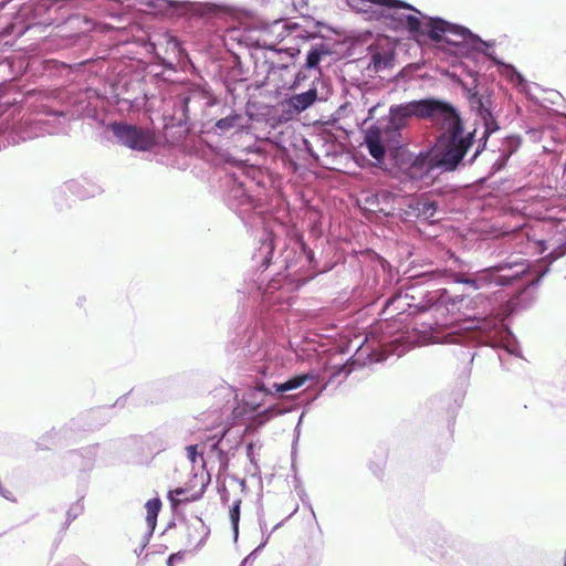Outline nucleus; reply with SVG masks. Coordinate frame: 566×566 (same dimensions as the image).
<instances>
[{
	"mask_svg": "<svg viewBox=\"0 0 566 566\" xmlns=\"http://www.w3.org/2000/svg\"><path fill=\"white\" fill-rule=\"evenodd\" d=\"M501 345H503L505 347V343L500 340V343H497V346H501Z\"/></svg>",
	"mask_w": 566,
	"mask_h": 566,
	"instance_id": "34",
	"label": "nucleus"
},
{
	"mask_svg": "<svg viewBox=\"0 0 566 566\" xmlns=\"http://www.w3.org/2000/svg\"><path fill=\"white\" fill-rule=\"evenodd\" d=\"M297 30L296 23L275 20L264 29L262 39L258 41V44L268 50H275L276 43L297 32Z\"/></svg>",
	"mask_w": 566,
	"mask_h": 566,
	"instance_id": "7",
	"label": "nucleus"
},
{
	"mask_svg": "<svg viewBox=\"0 0 566 566\" xmlns=\"http://www.w3.org/2000/svg\"><path fill=\"white\" fill-rule=\"evenodd\" d=\"M240 504V500L234 501L229 511V517L233 530L234 541H237L239 535Z\"/></svg>",
	"mask_w": 566,
	"mask_h": 566,
	"instance_id": "15",
	"label": "nucleus"
},
{
	"mask_svg": "<svg viewBox=\"0 0 566 566\" xmlns=\"http://www.w3.org/2000/svg\"><path fill=\"white\" fill-rule=\"evenodd\" d=\"M499 333H500L501 342L505 343L506 350L510 352L511 354H515L516 346L513 342L511 333L506 329H502Z\"/></svg>",
	"mask_w": 566,
	"mask_h": 566,
	"instance_id": "18",
	"label": "nucleus"
},
{
	"mask_svg": "<svg viewBox=\"0 0 566 566\" xmlns=\"http://www.w3.org/2000/svg\"><path fill=\"white\" fill-rule=\"evenodd\" d=\"M197 448L198 446H189L187 448V457L188 459L192 462V463H196L197 461V458L199 455L198 451H197Z\"/></svg>",
	"mask_w": 566,
	"mask_h": 566,
	"instance_id": "21",
	"label": "nucleus"
},
{
	"mask_svg": "<svg viewBox=\"0 0 566 566\" xmlns=\"http://www.w3.org/2000/svg\"><path fill=\"white\" fill-rule=\"evenodd\" d=\"M316 98L317 91L316 88L313 87L306 92L295 94L290 98H286L283 102V106L286 107L290 112L298 114L307 109L310 106H312L315 103Z\"/></svg>",
	"mask_w": 566,
	"mask_h": 566,
	"instance_id": "8",
	"label": "nucleus"
},
{
	"mask_svg": "<svg viewBox=\"0 0 566 566\" xmlns=\"http://www.w3.org/2000/svg\"><path fill=\"white\" fill-rule=\"evenodd\" d=\"M184 493H185L184 489H176V490L169 492L168 499L174 507L177 506L179 503V500L177 497Z\"/></svg>",
	"mask_w": 566,
	"mask_h": 566,
	"instance_id": "20",
	"label": "nucleus"
},
{
	"mask_svg": "<svg viewBox=\"0 0 566 566\" xmlns=\"http://www.w3.org/2000/svg\"><path fill=\"white\" fill-rule=\"evenodd\" d=\"M227 432L226 428L217 430L208 440L211 442L210 448L212 451H220L219 444Z\"/></svg>",
	"mask_w": 566,
	"mask_h": 566,
	"instance_id": "19",
	"label": "nucleus"
},
{
	"mask_svg": "<svg viewBox=\"0 0 566 566\" xmlns=\"http://www.w3.org/2000/svg\"><path fill=\"white\" fill-rule=\"evenodd\" d=\"M269 538H270V534H268L265 536L264 541L259 545V547L255 551H259V549L263 548L266 545Z\"/></svg>",
	"mask_w": 566,
	"mask_h": 566,
	"instance_id": "26",
	"label": "nucleus"
},
{
	"mask_svg": "<svg viewBox=\"0 0 566 566\" xmlns=\"http://www.w3.org/2000/svg\"><path fill=\"white\" fill-rule=\"evenodd\" d=\"M171 566V565H170Z\"/></svg>",
	"mask_w": 566,
	"mask_h": 566,
	"instance_id": "35",
	"label": "nucleus"
},
{
	"mask_svg": "<svg viewBox=\"0 0 566 566\" xmlns=\"http://www.w3.org/2000/svg\"><path fill=\"white\" fill-rule=\"evenodd\" d=\"M526 270L527 265L523 261L501 263L478 271L472 276H461L457 279V282L467 284L473 290L485 289L491 285H505L524 274Z\"/></svg>",
	"mask_w": 566,
	"mask_h": 566,
	"instance_id": "5",
	"label": "nucleus"
},
{
	"mask_svg": "<svg viewBox=\"0 0 566 566\" xmlns=\"http://www.w3.org/2000/svg\"><path fill=\"white\" fill-rule=\"evenodd\" d=\"M355 11L363 13L367 20L380 21L395 31H407L412 39L430 40L442 46L449 44L455 53L463 49L486 53L489 44L468 29L449 23L439 18L423 15L411 4L401 0H346Z\"/></svg>",
	"mask_w": 566,
	"mask_h": 566,
	"instance_id": "1",
	"label": "nucleus"
},
{
	"mask_svg": "<svg viewBox=\"0 0 566 566\" xmlns=\"http://www.w3.org/2000/svg\"><path fill=\"white\" fill-rule=\"evenodd\" d=\"M242 119H243L242 115L232 113V114L217 120L214 126H216V129L219 130L220 133H227L233 128H241Z\"/></svg>",
	"mask_w": 566,
	"mask_h": 566,
	"instance_id": "13",
	"label": "nucleus"
},
{
	"mask_svg": "<svg viewBox=\"0 0 566 566\" xmlns=\"http://www.w3.org/2000/svg\"><path fill=\"white\" fill-rule=\"evenodd\" d=\"M444 342L447 343H458L459 342V338L455 337L454 335H452L451 333H449L446 338H444Z\"/></svg>",
	"mask_w": 566,
	"mask_h": 566,
	"instance_id": "24",
	"label": "nucleus"
},
{
	"mask_svg": "<svg viewBox=\"0 0 566 566\" xmlns=\"http://www.w3.org/2000/svg\"><path fill=\"white\" fill-rule=\"evenodd\" d=\"M281 525H282V523H277V524L274 526V530L279 528Z\"/></svg>",
	"mask_w": 566,
	"mask_h": 566,
	"instance_id": "32",
	"label": "nucleus"
},
{
	"mask_svg": "<svg viewBox=\"0 0 566 566\" xmlns=\"http://www.w3.org/2000/svg\"><path fill=\"white\" fill-rule=\"evenodd\" d=\"M34 136H36V134H34ZM32 137H33V134H28L27 136H23L22 139L32 138Z\"/></svg>",
	"mask_w": 566,
	"mask_h": 566,
	"instance_id": "29",
	"label": "nucleus"
},
{
	"mask_svg": "<svg viewBox=\"0 0 566 566\" xmlns=\"http://www.w3.org/2000/svg\"><path fill=\"white\" fill-rule=\"evenodd\" d=\"M373 62L375 64V69H378L379 66H378V62H377V59L375 55L373 56Z\"/></svg>",
	"mask_w": 566,
	"mask_h": 566,
	"instance_id": "28",
	"label": "nucleus"
},
{
	"mask_svg": "<svg viewBox=\"0 0 566 566\" xmlns=\"http://www.w3.org/2000/svg\"><path fill=\"white\" fill-rule=\"evenodd\" d=\"M482 148L480 146L476 147L474 154L472 155V157L470 158V163H472L478 156L479 154L481 153Z\"/></svg>",
	"mask_w": 566,
	"mask_h": 566,
	"instance_id": "25",
	"label": "nucleus"
},
{
	"mask_svg": "<svg viewBox=\"0 0 566 566\" xmlns=\"http://www.w3.org/2000/svg\"><path fill=\"white\" fill-rule=\"evenodd\" d=\"M410 297L408 291L400 292L395 297H392L390 301H387V306H391L397 304L396 310L405 311V305L411 306V304L408 302V298Z\"/></svg>",
	"mask_w": 566,
	"mask_h": 566,
	"instance_id": "16",
	"label": "nucleus"
},
{
	"mask_svg": "<svg viewBox=\"0 0 566 566\" xmlns=\"http://www.w3.org/2000/svg\"><path fill=\"white\" fill-rule=\"evenodd\" d=\"M275 289L274 284H270L266 290L263 292V300L266 302H271L272 300V290Z\"/></svg>",
	"mask_w": 566,
	"mask_h": 566,
	"instance_id": "22",
	"label": "nucleus"
},
{
	"mask_svg": "<svg viewBox=\"0 0 566 566\" xmlns=\"http://www.w3.org/2000/svg\"><path fill=\"white\" fill-rule=\"evenodd\" d=\"M364 144L366 145L369 155L381 163L385 156V146L382 143L381 132L378 127H370L365 135Z\"/></svg>",
	"mask_w": 566,
	"mask_h": 566,
	"instance_id": "9",
	"label": "nucleus"
},
{
	"mask_svg": "<svg viewBox=\"0 0 566 566\" xmlns=\"http://www.w3.org/2000/svg\"><path fill=\"white\" fill-rule=\"evenodd\" d=\"M258 389L261 390V391H266L268 390L263 385L259 386Z\"/></svg>",
	"mask_w": 566,
	"mask_h": 566,
	"instance_id": "31",
	"label": "nucleus"
},
{
	"mask_svg": "<svg viewBox=\"0 0 566 566\" xmlns=\"http://www.w3.org/2000/svg\"><path fill=\"white\" fill-rule=\"evenodd\" d=\"M332 53L331 48L326 43H318L311 48L306 57V67L307 69H316L323 57L329 55Z\"/></svg>",
	"mask_w": 566,
	"mask_h": 566,
	"instance_id": "11",
	"label": "nucleus"
},
{
	"mask_svg": "<svg viewBox=\"0 0 566 566\" xmlns=\"http://www.w3.org/2000/svg\"><path fill=\"white\" fill-rule=\"evenodd\" d=\"M514 238L522 244L521 253L537 255L547 252L546 258L558 259L566 254V212L558 218L535 220Z\"/></svg>",
	"mask_w": 566,
	"mask_h": 566,
	"instance_id": "3",
	"label": "nucleus"
},
{
	"mask_svg": "<svg viewBox=\"0 0 566 566\" xmlns=\"http://www.w3.org/2000/svg\"><path fill=\"white\" fill-rule=\"evenodd\" d=\"M313 378H314V376L311 374H303V375L295 376L283 384H279V385L274 384L273 387L275 388L276 392H285V391L301 388L302 386L305 385V382L307 380H311Z\"/></svg>",
	"mask_w": 566,
	"mask_h": 566,
	"instance_id": "12",
	"label": "nucleus"
},
{
	"mask_svg": "<svg viewBox=\"0 0 566 566\" xmlns=\"http://www.w3.org/2000/svg\"><path fill=\"white\" fill-rule=\"evenodd\" d=\"M147 7L164 10L166 8L175 7L176 2L171 0H142Z\"/></svg>",
	"mask_w": 566,
	"mask_h": 566,
	"instance_id": "17",
	"label": "nucleus"
},
{
	"mask_svg": "<svg viewBox=\"0 0 566 566\" xmlns=\"http://www.w3.org/2000/svg\"><path fill=\"white\" fill-rule=\"evenodd\" d=\"M473 142V133L464 132L463 128L441 133L438 142L429 151L421 153L413 158L407 171L408 177L415 181L428 182L433 178L436 171L454 170Z\"/></svg>",
	"mask_w": 566,
	"mask_h": 566,
	"instance_id": "2",
	"label": "nucleus"
},
{
	"mask_svg": "<svg viewBox=\"0 0 566 566\" xmlns=\"http://www.w3.org/2000/svg\"><path fill=\"white\" fill-rule=\"evenodd\" d=\"M268 249H269V253H271V252H272V247H271V244H269V245H268Z\"/></svg>",
	"mask_w": 566,
	"mask_h": 566,
	"instance_id": "33",
	"label": "nucleus"
},
{
	"mask_svg": "<svg viewBox=\"0 0 566 566\" xmlns=\"http://www.w3.org/2000/svg\"><path fill=\"white\" fill-rule=\"evenodd\" d=\"M145 506H146V511H147V515H146L147 524L150 527V530L154 531V528L156 526L157 515H158L160 506H161V502L159 499H151V500L147 501Z\"/></svg>",
	"mask_w": 566,
	"mask_h": 566,
	"instance_id": "14",
	"label": "nucleus"
},
{
	"mask_svg": "<svg viewBox=\"0 0 566 566\" xmlns=\"http://www.w3.org/2000/svg\"><path fill=\"white\" fill-rule=\"evenodd\" d=\"M13 103H15V101H2V97H0V112L3 113L6 111V108L10 105H12Z\"/></svg>",
	"mask_w": 566,
	"mask_h": 566,
	"instance_id": "23",
	"label": "nucleus"
},
{
	"mask_svg": "<svg viewBox=\"0 0 566 566\" xmlns=\"http://www.w3.org/2000/svg\"><path fill=\"white\" fill-rule=\"evenodd\" d=\"M111 128L115 137L130 149L145 151L155 145V136L148 129L124 123H114Z\"/></svg>",
	"mask_w": 566,
	"mask_h": 566,
	"instance_id": "6",
	"label": "nucleus"
},
{
	"mask_svg": "<svg viewBox=\"0 0 566 566\" xmlns=\"http://www.w3.org/2000/svg\"><path fill=\"white\" fill-rule=\"evenodd\" d=\"M497 64L502 76L510 81L521 92L528 93V83L514 66L501 62H497Z\"/></svg>",
	"mask_w": 566,
	"mask_h": 566,
	"instance_id": "10",
	"label": "nucleus"
},
{
	"mask_svg": "<svg viewBox=\"0 0 566 566\" xmlns=\"http://www.w3.org/2000/svg\"><path fill=\"white\" fill-rule=\"evenodd\" d=\"M389 116L390 123L396 128L403 126L406 120L411 117L429 118L434 124L441 126L442 133L463 128L454 108L433 99L412 101L394 105L389 109Z\"/></svg>",
	"mask_w": 566,
	"mask_h": 566,
	"instance_id": "4",
	"label": "nucleus"
},
{
	"mask_svg": "<svg viewBox=\"0 0 566 566\" xmlns=\"http://www.w3.org/2000/svg\"><path fill=\"white\" fill-rule=\"evenodd\" d=\"M378 196H382L384 198L389 197V195L386 191L378 193Z\"/></svg>",
	"mask_w": 566,
	"mask_h": 566,
	"instance_id": "30",
	"label": "nucleus"
},
{
	"mask_svg": "<svg viewBox=\"0 0 566 566\" xmlns=\"http://www.w3.org/2000/svg\"><path fill=\"white\" fill-rule=\"evenodd\" d=\"M258 371L265 376V375H268V367L266 368L260 367V369Z\"/></svg>",
	"mask_w": 566,
	"mask_h": 566,
	"instance_id": "27",
	"label": "nucleus"
}]
</instances>
